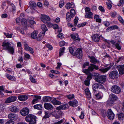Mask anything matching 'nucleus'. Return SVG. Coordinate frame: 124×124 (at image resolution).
Returning a JSON list of instances; mask_svg holds the SVG:
<instances>
[{"mask_svg":"<svg viewBox=\"0 0 124 124\" xmlns=\"http://www.w3.org/2000/svg\"><path fill=\"white\" fill-rule=\"evenodd\" d=\"M90 65L89 66L87 69H84L83 70V72L84 73L88 75L86 79H87L89 80V81L92 78V74L90 73V72H92L93 70L94 69L97 70L99 69L98 66L92 64H90Z\"/></svg>","mask_w":124,"mask_h":124,"instance_id":"f257e3e1","label":"nucleus"},{"mask_svg":"<svg viewBox=\"0 0 124 124\" xmlns=\"http://www.w3.org/2000/svg\"><path fill=\"white\" fill-rule=\"evenodd\" d=\"M3 47L2 49L8 51L10 53L13 54L14 53V49L11 46V44L9 42L4 41L3 42L1 45Z\"/></svg>","mask_w":124,"mask_h":124,"instance_id":"f03ea898","label":"nucleus"},{"mask_svg":"<svg viewBox=\"0 0 124 124\" xmlns=\"http://www.w3.org/2000/svg\"><path fill=\"white\" fill-rule=\"evenodd\" d=\"M25 120L29 124H35L36 122V117L31 114L28 115L26 117Z\"/></svg>","mask_w":124,"mask_h":124,"instance_id":"7ed1b4c3","label":"nucleus"},{"mask_svg":"<svg viewBox=\"0 0 124 124\" xmlns=\"http://www.w3.org/2000/svg\"><path fill=\"white\" fill-rule=\"evenodd\" d=\"M106 79V76L101 75L96 76L95 78L94 79L97 82L102 84L105 82Z\"/></svg>","mask_w":124,"mask_h":124,"instance_id":"20e7f679","label":"nucleus"},{"mask_svg":"<svg viewBox=\"0 0 124 124\" xmlns=\"http://www.w3.org/2000/svg\"><path fill=\"white\" fill-rule=\"evenodd\" d=\"M111 91L115 93L119 94L121 92L120 88L116 85L113 86L111 89Z\"/></svg>","mask_w":124,"mask_h":124,"instance_id":"39448f33","label":"nucleus"},{"mask_svg":"<svg viewBox=\"0 0 124 124\" xmlns=\"http://www.w3.org/2000/svg\"><path fill=\"white\" fill-rule=\"evenodd\" d=\"M79 59H81L82 57V49L80 48H78L74 54Z\"/></svg>","mask_w":124,"mask_h":124,"instance_id":"423d86ee","label":"nucleus"},{"mask_svg":"<svg viewBox=\"0 0 124 124\" xmlns=\"http://www.w3.org/2000/svg\"><path fill=\"white\" fill-rule=\"evenodd\" d=\"M107 115L108 119L111 120H113L114 118V114L110 109L108 110Z\"/></svg>","mask_w":124,"mask_h":124,"instance_id":"0eeeda50","label":"nucleus"},{"mask_svg":"<svg viewBox=\"0 0 124 124\" xmlns=\"http://www.w3.org/2000/svg\"><path fill=\"white\" fill-rule=\"evenodd\" d=\"M118 73L117 71H113L111 72L109 75V77L112 79L118 78Z\"/></svg>","mask_w":124,"mask_h":124,"instance_id":"6e6552de","label":"nucleus"},{"mask_svg":"<svg viewBox=\"0 0 124 124\" xmlns=\"http://www.w3.org/2000/svg\"><path fill=\"white\" fill-rule=\"evenodd\" d=\"M20 113L22 116H25L27 115L29 113V109L27 107L24 108L21 110Z\"/></svg>","mask_w":124,"mask_h":124,"instance_id":"1a4fd4ad","label":"nucleus"},{"mask_svg":"<svg viewBox=\"0 0 124 124\" xmlns=\"http://www.w3.org/2000/svg\"><path fill=\"white\" fill-rule=\"evenodd\" d=\"M41 17L42 21L44 23H46L47 21H49L50 18L49 17L44 14H41Z\"/></svg>","mask_w":124,"mask_h":124,"instance_id":"9d476101","label":"nucleus"},{"mask_svg":"<svg viewBox=\"0 0 124 124\" xmlns=\"http://www.w3.org/2000/svg\"><path fill=\"white\" fill-rule=\"evenodd\" d=\"M16 99L15 96H12L8 98L5 101V102L6 103H9L12 102L14 101Z\"/></svg>","mask_w":124,"mask_h":124,"instance_id":"9b49d317","label":"nucleus"},{"mask_svg":"<svg viewBox=\"0 0 124 124\" xmlns=\"http://www.w3.org/2000/svg\"><path fill=\"white\" fill-rule=\"evenodd\" d=\"M101 36H100L98 34H95L93 35L92 36V40L93 41L96 42H99L100 39V37H101Z\"/></svg>","mask_w":124,"mask_h":124,"instance_id":"f8f14e48","label":"nucleus"},{"mask_svg":"<svg viewBox=\"0 0 124 124\" xmlns=\"http://www.w3.org/2000/svg\"><path fill=\"white\" fill-rule=\"evenodd\" d=\"M117 68L119 71L120 74H124V64L118 66L117 67Z\"/></svg>","mask_w":124,"mask_h":124,"instance_id":"ddd939ff","label":"nucleus"},{"mask_svg":"<svg viewBox=\"0 0 124 124\" xmlns=\"http://www.w3.org/2000/svg\"><path fill=\"white\" fill-rule=\"evenodd\" d=\"M8 117L10 119L15 120H16L18 116L15 114L11 113L8 114Z\"/></svg>","mask_w":124,"mask_h":124,"instance_id":"4468645a","label":"nucleus"},{"mask_svg":"<svg viewBox=\"0 0 124 124\" xmlns=\"http://www.w3.org/2000/svg\"><path fill=\"white\" fill-rule=\"evenodd\" d=\"M68 103L69 105L73 107H76L78 105V101L76 100L72 101H70Z\"/></svg>","mask_w":124,"mask_h":124,"instance_id":"2eb2a0df","label":"nucleus"},{"mask_svg":"<svg viewBox=\"0 0 124 124\" xmlns=\"http://www.w3.org/2000/svg\"><path fill=\"white\" fill-rule=\"evenodd\" d=\"M18 100L21 101H24L27 100L28 96L26 95H20L18 96Z\"/></svg>","mask_w":124,"mask_h":124,"instance_id":"dca6fc26","label":"nucleus"},{"mask_svg":"<svg viewBox=\"0 0 124 124\" xmlns=\"http://www.w3.org/2000/svg\"><path fill=\"white\" fill-rule=\"evenodd\" d=\"M119 29L118 26L116 25H114L108 27L106 29L107 32H108L110 31L114 30L117 29Z\"/></svg>","mask_w":124,"mask_h":124,"instance_id":"f3484780","label":"nucleus"},{"mask_svg":"<svg viewBox=\"0 0 124 124\" xmlns=\"http://www.w3.org/2000/svg\"><path fill=\"white\" fill-rule=\"evenodd\" d=\"M44 106L45 108L48 110H51L53 108L52 105L49 103H45Z\"/></svg>","mask_w":124,"mask_h":124,"instance_id":"a211bd4d","label":"nucleus"},{"mask_svg":"<svg viewBox=\"0 0 124 124\" xmlns=\"http://www.w3.org/2000/svg\"><path fill=\"white\" fill-rule=\"evenodd\" d=\"M41 99V96H39L34 95V98L32 101V104H34L37 103L39 101V100Z\"/></svg>","mask_w":124,"mask_h":124,"instance_id":"6ab92c4d","label":"nucleus"},{"mask_svg":"<svg viewBox=\"0 0 124 124\" xmlns=\"http://www.w3.org/2000/svg\"><path fill=\"white\" fill-rule=\"evenodd\" d=\"M90 61L92 63L94 64L97 63H99V61L93 56L90 57Z\"/></svg>","mask_w":124,"mask_h":124,"instance_id":"aec40b11","label":"nucleus"},{"mask_svg":"<svg viewBox=\"0 0 124 124\" xmlns=\"http://www.w3.org/2000/svg\"><path fill=\"white\" fill-rule=\"evenodd\" d=\"M85 18L92 19L93 18V14L91 12H89L85 13Z\"/></svg>","mask_w":124,"mask_h":124,"instance_id":"412c9836","label":"nucleus"},{"mask_svg":"<svg viewBox=\"0 0 124 124\" xmlns=\"http://www.w3.org/2000/svg\"><path fill=\"white\" fill-rule=\"evenodd\" d=\"M70 36L74 41L80 40V39L78 38V36L76 33L71 34Z\"/></svg>","mask_w":124,"mask_h":124,"instance_id":"4be33fe9","label":"nucleus"},{"mask_svg":"<svg viewBox=\"0 0 124 124\" xmlns=\"http://www.w3.org/2000/svg\"><path fill=\"white\" fill-rule=\"evenodd\" d=\"M94 94L95 96L96 99L98 100L102 99L103 96L102 94L100 93H94Z\"/></svg>","mask_w":124,"mask_h":124,"instance_id":"5701e85b","label":"nucleus"},{"mask_svg":"<svg viewBox=\"0 0 124 124\" xmlns=\"http://www.w3.org/2000/svg\"><path fill=\"white\" fill-rule=\"evenodd\" d=\"M110 99L111 101H114L118 99V97L114 94L111 93L109 95Z\"/></svg>","mask_w":124,"mask_h":124,"instance_id":"b1692460","label":"nucleus"},{"mask_svg":"<svg viewBox=\"0 0 124 124\" xmlns=\"http://www.w3.org/2000/svg\"><path fill=\"white\" fill-rule=\"evenodd\" d=\"M86 95H87V97L89 99L91 98V94L89 89L86 88L85 90Z\"/></svg>","mask_w":124,"mask_h":124,"instance_id":"393cba45","label":"nucleus"},{"mask_svg":"<svg viewBox=\"0 0 124 124\" xmlns=\"http://www.w3.org/2000/svg\"><path fill=\"white\" fill-rule=\"evenodd\" d=\"M68 106V105L67 104L62 105L57 107L56 108V110H59L62 109H65V108L67 107Z\"/></svg>","mask_w":124,"mask_h":124,"instance_id":"a878e982","label":"nucleus"},{"mask_svg":"<svg viewBox=\"0 0 124 124\" xmlns=\"http://www.w3.org/2000/svg\"><path fill=\"white\" fill-rule=\"evenodd\" d=\"M51 102L54 105H59L61 104V102L56 100V98H54L51 101Z\"/></svg>","mask_w":124,"mask_h":124,"instance_id":"bb28decb","label":"nucleus"},{"mask_svg":"<svg viewBox=\"0 0 124 124\" xmlns=\"http://www.w3.org/2000/svg\"><path fill=\"white\" fill-rule=\"evenodd\" d=\"M45 33H44L41 32L39 35L38 37H37V40L38 41H40L43 39L44 35Z\"/></svg>","mask_w":124,"mask_h":124,"instance_id":"cd10ccee","label":"nucleus"},{"mask_svg":"<svg viewBox=\"0 0 124 124\" xmlns=\"http://www.w3.org/2000/svg\"><path fill=\"white\" fill-rule=\"evenodd\" d=\"M30 7L31 8L33 9L36 6V4L35 2L32 1H31L29 3Z\"/></svg>","mask_w":124,"mask_h":124,"instance_id":"c85d7f7f","label":"nucleus"},{"mask_svg":"<svg viewBox=\"0 0 124 124\" xmlns=\"http://www.w3.org/2000/svg\"><path fill=\"white\" fill-rule=\"evenodd\" d=\"M117 115L119 120H122L124 119V113H120L117 114Z\"/></svg>","mask_w":124,"mask_h":124,"instance_id":"c756f323","label":"nucleus"},{"mask_svg":"<svg viewBox=\"0 0 124 124\" xmlns=\"http://www.w3.org/2000/svg\"><path fill=\"white\" fill-rule=\"evenodd\" d=\"M52 97L48 96H45L43 97V101L44 102H47L50 101L52 100Z\"/></svg>","mask_w":124,"mask_h":124,"instance_id":"7c9ffc66","label":"nucleus"},{"mask_svg":"<svg viewBox=\"0 0 124 124\" xmlns=\"http://www.w3.org/2000/svg\"><path fill=\"white\" fill-rule=\"evenodd\" d=\"M33 108L35 109L39 110H41L42 108V106L41 104H38L35 105L33 106Z\"/></svg>","mask_w":124,"mask_h":124,"instance_id":"2f4dec72","label":"nucleus"},{"mask_svg":"<svg viewBox=\"0 0 124 124\" xmlns=\"http://www.w3.org/2000/svg\"><path fill=\"white\" fill-rule=\"evenodd\" d=\"M111 68V66H110L108 67L105 68L100 69H99V70L102 72L104 73L108 71Z\"/></svg>","mask_w":124,"mask_h":124,"instance_id":"473e14b6","label":"nucleus"},{"mask_svg":"<svg viewBox=\"0 0 124 124\" xmlns=\"http://www.w3.org/2000/svg\"><path fill=\"white\" fill-rule=\"evenodd\" d=\"M74 5L73 3H68L66 5V8L67 9H69L71 8H72L74 7Z\"/></svg>","mask_w":124,"mask_h":124,"instance_id":"72a5a7b5","label":"nucleus"},{"mask_svg":"<svg viewBox=\"0 0 124 124\" xmlns=\"http://www.w3.org/2000/svg\"><path fill=\"white\" fill-rule=\"evenodd\" d=\"M21 23L23 26L25 28H27V22L26 19L24 18H22L21 20Z\"/></svg>","mask_w":124,"mask_h":124,"instance_id":"f704fd0d","label":"nucleus"},{"mask_svg":"<svg viewBox=\"0 0 124 124\" xmlns=\"http://www.w3.org/2000/svg\"><path fill=\"white\" fill-rule=\"evenodd\" d=\"M10 110L12 112H16L18 111V109L16 106H12Z\"/></svg>","mask_w":124,"mask_h":124,"instance_id":"c9c22d12","label":"nucleus"},{"mask_svg":"<svg viewBox=\"0 0 124 124\" xmlns=\"http://www.w3.org/2000/svg\"><path fill=\"white\" fill-rule=\"evenodd\" d=\"M37 31H35L31 33V37L33 39H36L37 38Z\"/></svg>","mask_w":124,"mask_h":124,"instance_id":"e433bc0d","label":"nucleus"},{"mask_svg":"<svg viewBox=\"0 0 124 124\" xmlns=\"http://www.w3.org/2000/svg\"><path fill=\"white\" fill-rule=\"evenodd\" d=\"M41 28L42 30V32L44 33H45V32L47 30V29L45 24H43L41 26Z\"/></svg>","mask_w":124,"mask_h":124,"instance_id":"4c0bfd02","label":"nucleus"},{"mask_svg":"<svg viewBox=\"0 0 124 124\" xmlns=\"http://www.w3.org/2000/svg\"><path fill=\"white\" fill-rule=\"evenodd\" d=\"M6 76L8 79L12 81H14L16 79V78L12 76L9 74H7Z\"/></svg>","mask_w":124,"mask_h":124,"instance_id":"58836bf2","label":"nucleus"},{"mask_svg":"<svg viewBox=\"0 0 124 124\" xmlns=\"http://www.w3.org/2000/svg\"><path fill=\"white\" fill-rule=\"evenodd\" d=\"M98 83H95L93 84V88L94 93H96V91L94 89L98 88Z\"/></svg>","mask_w":124,"mask_h":124,"instance_id":"ea45409f","label":"nucleus"},{"mask_svg":"<svg viewBox=\"0 0 124 124\" xmlns=\"http://www.w3.org/2000/svg\"><path fill=\"white\" fill-rule=\"evenodd\" d=\"M25 50L29 51L30 53L31 54H33L34 53L33 50L32 48L29 46L25 48Z\"/></svg>","mask_w":124,"mask_h":124,"instance_id":"a19ab883","label":"nucleus"},{"mask_svg":"<svg viewBox=\"0 0 124 124\" xmlns=\"http://www.w3.org/2000/svg\"><path fill=\"white\" fill-rule=\"evenodd\" d=\"M115 48L116 49L119 50L121 49V47L120 45V44L118 43H116L115 45Z\"/></svg>","mask_w":124,"mask_h":124,"instance_id":"79ce46f5","label":"nucleus"},{"mask_svg":"<svg viewBox=\"0 0 124 124\" xmlns=\"http://www.w3.org/2000/svg\"><path fill=\"white\" fill-rule=\"evenodd\" d=\"M65 48L64 47H62L60 49L59 51L60 56H61L64 53V51L65 50Z\"/></svg>","mask_w":124,"mask_h":124,"instance_id":"37998d69","label":"nucleus"},{"mask_svg":"<svg viewBox=\"0 0 124 124\" xmlns=\"http://www.w3.org/2000/svg\"><path fill=\"white\" fill-rule=\"evenodd\" d=\"M71 16V15L69 12H68L66 14V18L67 21H69L71 19V18H72Z\"/></svg>","mask_w":124,"mask_h":124,"instance_id":"c03bdc74","label":"nucleus"},{"mask_svg":"<svg viewBox=\"0 0 124 124\" xmlns=\"http://www.w3.org/2000/svg\"><path fill=\"white\" fill-rule=\"evenodd\" d=\"M57 112L56 111L53 112L52 113L53 116L55 117L56 119H58L60 117L59 115L57 114Z\"/></svg>","mask_w":124,"mask_h":124,"instance_id":"a18cd8bd","label":"nucleus"},{"mask_svg":"<svg viewBox=\"0 0 124 124\" xmlns=\"http://www.w3.org/2000/svg\"><path fill=\"white\" fill-rule=\"evenodd\" d=\"M71 16L72 17H74L75 14V10L73 9H71L70 10V13Z\"/></svg>","mask_w":124,"mask_h":124,"instance_id":"49530a36","label":"nucleus"},{"mask_svg":"<svg viewBox=\"0 0 124 124\" xmlns=\"http://www.w3.org/2000/svg\"><path fill=\"white\" fill-rule=\"evenodd\" d=\"M66 97L67 98L70 99L71 100L74 98V94H70L69 95H67Z\"/></svg>","mask_w":124,"mask_h":124,"instance_id":"de8ad7c7","label":"nucleus"},{"mask_svg":"<svg viewBox=\"0 0 124 124\" xmlns=\"http://www.w3.org/2000/svg\"><path fill=\"white\" fill-rule=\"evenodd\" d=\"M4 91V90L3 87V86H0V94L2 95H4V94L2 92Z\"/></svg>","mask_w":124,"mask_h":124,"instance_id":"09e8293b","label":"nucleus"},{"mask_svg":"<svg viewBox=\"0 0 124 124\" xmlns=\"http://www.w3.org/2000/svg\"><path fill=\"white\" fill-rule=\"evenodd\" d=\"M118 18L119 21L121 23H124V21L121 16H119L118 17Z\"/></svg>","mask_w":124,"mask_h":124,"instance_id":"8fccbe9b","label":"nucleus"},{"mask_svg":"<svg viewBox=\"0 0 124 124\" xmlns=\"http://www.w3.org/2000/svg\"><path fill=\"white\" fill-rule=\"evenodd\" d=\"M78 18L77 17H76L74 20V25L76 26L78 22Z\"/></svg>","mask_w":124,"mask_h":124,"instance_id":"3c124183","label":"nucleus"},{"mask_svg":"<svg viewBox=\"0 0 124 124\" xmlns=\"http://www.w3.org/2000/svg\"><path fill=\"white\" fill-rule=\"evenodd\" d=\"M90 81L89 80L87 79L84 81V83L85 85L88 86L90 84Z\"/></svg>","mask_w":124,"mask_h":124,"instance_id":"603ef678","label":"nucleus"},{"mask_svg":"<svg viewBox=\"0 0 124 124\" xmlns=\"http://www.w3.org/2000/svg\"><path fill=\"white\" fill-rule=\"evenodd\" d=\"M30 79L31 82L33 83H34L36 82L35 79H34L31 76H30Z\"/></svg>","mask_w":124,"mask_h":124,"instance_id":"864d4df0","label":"nucleus"},{"mask_svg":"<svg viewBox=\"0 0 124 124\" xmlns=\"http://www.w3.org/2000/svg\"><path fill=\"white\" fill-rule=\"evenodd\" d=\"M124 0H120L119 3L117 4L118 6H120L121 5H123L124 3Z\"/></svg>","mask_w":124,"mask_h":124,"instance_id":"5fc2aeb1","label":"nucleus"},{"mask_svg":"<svg viewBox=\"0 0 124 124\" xmlns=\"http://www.w3.org/2000/svg\"><path fill=\"white\" fill-rule=\"evenodd\" d=\"M89 62H86L84 63L83 67L84 68H85L86 66H89Z\"/></svg>","mask_w":124,"mask_h":124,"instance_id":"6e6d98bb","label":"nucleus"},{"mask_svg":"<svg viewBox=\"0 0 124 124\" xmlns=\"http://www.w3.org/2000/svg\"><path fill=\"white\" fill-rule=\"evenodd\" d=\"M10 5L12 7V11L14 13H15L16 9V7L15 6H14V5L13 3H11L10 4Z\"/></svg>","mask_w":124,"mask_h":124,"instance_id":"4d7b16f0","label":"nucleus"},{"mask_svg":"<svg viewBox=\"0 0 124 124\" xmlns=\"http://www.w3.org/2000/svg\"><path fill=\"white\" fill-rule=\"evenodd\" d=\"M98 88L102 89H104L103 86L101 84L98 83Z\"/></svg>","mask_w":124,"mask_h":124,"instance_id":"13d9d810","label":"nucleus"},{"mask_svg":"<svg viewBox=\"0 0 124 124\" xmlns=\"http://www.w3.org/2000/svg\"><path fill=\"white\" fill-rule=\"evenodd\" d=\"M50 71L52 73H54L56 74H59L60 73L59 72L54 70H51Z\"/></svg>","mask_w":124,"mask_h":124,"instance_id":"bf43d9fd","label":"nucleus"},{"mask_svg":"<svg viewBox=\"0 0 124 124\" xmlns=\"http://www.w3.org/2000/svg\"><path fill=\"white\" fill-rule=\"evenodd\" d=\"M45 115L43 117L44 118L46 119L48 118L49 117L48 113L47 112H45Z\"/></svg>","mask_w":124,"mask_h":124,"instance_id":"052dcab7","label":"nucleus"},{"mask_svg":"<svg viewBox=\"0 0 124 124\" xmlns=\"http://www.w3.org/2000/svg\"><path fill=\"white\" fill-rule=\"evenodd\" d=\"M85 13L88 12H91L90 9L88 7H87L85 8Z\"/></svg>","mask_w":124,"mask_h":124,"instance_id":"680f3d73","label":"nucleus"},{"mask_svg":"<svg viewBox=\"0 0 124 124\" xmlns=\"http://www.w3.org/2000/svg\"><path fill=\"white\" fill-rule=\"evenodd\" d=\"M25 58L27 59H29L30 58V56L28 54L26 53L24 55Z\"/></svg>","mask_w":124,"mask_h":124,"instance_id":"e2e57ef3","label":"nucleus"},{"mask_svg":"<svg viewBox=\"0 0 124 124\" xmlns=\"http://www.w3.org/2000/svg\"><path fill=\"white\" fill-rule=\"evenodd\" d=\"M45 23L46 24L47 26L48 27H51L53 26V24L50 22H47Z\"/></svg>","mask_w":124,"mask_h":124,"instance_id":"0e129e2a","label":"nucleus"},{"mask_svg":"<svg viewBox=\"0 0 124 124\" xmlns=\"http://www.w3.org/2000/svg\"><path fill=\"white\" fill-rule=\"evenodd\" d=\"M64 2L63 1H60L59 3V6L60 8L62 7L64 5Z\"/></svg>","mask_w":124,"mask_h":124,"instance_id":"69168bd1","label":"nucleus"},{"mask_svg":"<svg viewBox=\"0 0 124 124\" xmlns=\"http://www.w3.org/2000/svg\"><path fill=\"white\" fill-rule=\"evenodd\" d=\"M14 122L13 121L9 120L8 121L6 124H14Z\"/></svg>","mask_w":124,"mask_h":124,"instance_id":"338daca9","label":"nucleus"},{"mask_svg":"<svg viewBox=\"0 0 124 124\" xmlns=\"http://www.w3.org/2000/svg\"><path fill=\"white\" fill-rule=\"evenodd\" d=\"M99 9L101 12H104L105 11V10L104 8L101 6H100L99 7Z\"/></svg>","mask_w":124,"mask_h":124,"instance_id":"774afa93","label":"nucleus"}]
</instances>
